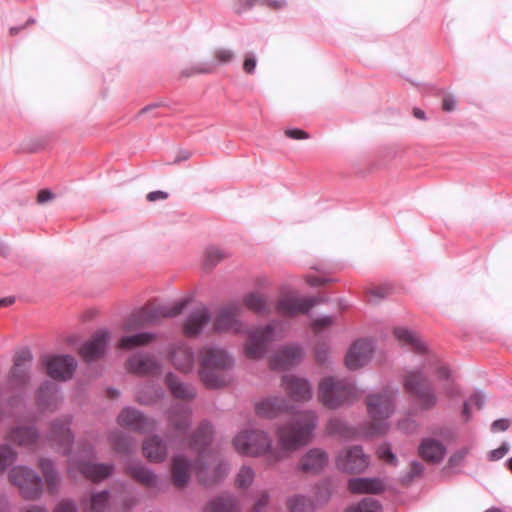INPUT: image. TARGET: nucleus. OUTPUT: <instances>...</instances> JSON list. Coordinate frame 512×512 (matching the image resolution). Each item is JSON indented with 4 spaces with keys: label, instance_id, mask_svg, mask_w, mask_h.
<instances>
[{
    "label": "nucleus",
    "instance_id": "1",
    "mask_svg": "<svg viewBox=\"0 0 512 512\" xmlns=\"http://www.w3.org/2000/svg\"><path fill=\"white\" fill-rule=\"evenodd\" d=\"M318 423L317 414L303 410L293 414L290 421L276 431L278 447L272 448L269 434L262 430H244L233 439L236 451L245 456H265L269 464L287 458L292 452L308 444Z\"/></svg>",
    "mask_w": 512,
    "mask_h": 512
},
{
    "label": "nucleus",
    "instance_id": "50",
    "mask_svg": "<svg viewBox=\"0 0 512 512\" xmlns=\"http://www.w3.org/2000/svg\"><path fill=\"white\" fill-rule=\"evenodd\" d=\"M270 495L266 490L258 491L255 495V503L252 512H262L269 503Z\"/></svg>",
    "mask_w": 512,
    "mask_h": 512
},
{
    "label": "nucleus",
    "instance_id": "7",
    "mask_svg": "<svg viewBox=\"0 0 512 512\" xmlns=\"http://www.w3.org/2000/svg\"><path fill=\"white\" fill-rule=\"evenodd\" d=\"M33 355L28 348L17 351L13 357V366L8 375L7 384L17 395L8 399L9 406H15L22 400L31 379Z\"/></svg>",
    "mask_w": 512,
    "mask_h": 512
},
{
    "label": "nucleus",
    "instance_id": "55",
    "mask_svg": "<svg viewBox=\"0 0 512 512\" xmlns=\"http://www.w3.org/2000/svg\"><path fill=\"white\" fill-rule=\"evenodd\" d=\"M335 317L332 315H322L313 320L312 326L314 329L324 328L334 323Z\"/></svg>",
    "mask_w": 512,
    "mask_h": 512
},
{
    "label": "nucleus",
    "instance_id": "17",
    "mask_svg": "<svg viewBox=\"0 0 512 512\" xmlns=\"http://www.w3.org/2000/svg\"><path fill=\"white\" fill-rule=\"evenodd\" d=\"M162 364L153 354L137 352L126 360L127 371L138 375H153L161 371Z\"/></svg>",
    "mask_w": 512,
    "mask_h": 512
},
{
    "label": "nucleus",
    "instance_id": "23",
    "mask_svg": "<svg viewBox=\"0 0 512 512\" xmlns=\"http://www.w3.org/2000/svg\"><path fill=\"white\" fill-rule=\"evenodd\" d=\"M329 456L321 448L309 449L301 458L297 469L308 474H319L327 466Z\"/></svg>",
    "mask_w": 512,
    "mask_h": 512
},
{
    "label": "nucleus",
    "instance_id": "10",
    "mask_svg": "<svg viewBox=\"0 0 512 512\" xmlns=\"http://www.w3.org/2000/svg\"><path fill=\"white\" fill-rule=\"evenodd\" d=\"M404 388L413 393L423 409H430L437 403L434 390L426 376L420 371H410L404 379Z\"/></svg>",
    "mask_w": 512,
    "mask_h": 512
},
{
    "label": "nucleus",
    "instance_id": "14",
    "mask_svg": "<svg viewBox=\"0 0 512 512\" xmlns=\"http://www.w3.org/2000/svg\"><path fill=\"white\" fill-rule=\"evenodd\" d=\"M242 308L237 303H230L222 307L214 322L213 327L217 332H234L240 334L244 332V325L239 320Z\"/></svg>",
    "mask_w": 512,
    "mask_h": 512
},
{
    "label": "nucleus",
    "instance_id": "3",
    "mask_svg": "<svg viewBox=\"0 0 512 512\" xmlns=\"http://www.w3.org/2000/svg\"><path fill=\"white\" fill-rule=\"evenodd\" d=\"M234 366V359L226 350L208 345L200 350L201 381L207 388L215 389L226 386L230 376L226 373Z\"/></svg>",
    "mask_w": 512,
    "mask_h": 512
},
{
    "label": "nucleus",
    "instance_id": "46",
    "mask_svg": "<svg viewBox=\"0 0 512 512\" xmlns=\"http://www.w3.org/2000/svg\"><path fill=\"white\" fill-rule=\"evenodd\" d=\"M254 478V470L249 466H242L236 476V485L238 488L245 489L253 483Z\"/></svg>",
    "mask_w": 512,
    "mask_h": 512
},
{
    "label": "nucleus",
    "instance_id": "45",
    "mask_svg": "<svg viewBox=\"0 0 512 512\" xmlns=\"http://www.w3.org/2000/svg\"><path fill=\"white\" fill-rule=\"evenodd\" d=\"M110 493L108 490L96 492L91 495L89 503L90 512H102L108 505Z\"/></svg>",
    "mask_w": 512,
    "mask_h": 512
},
{
    "label": "nucleus",
    "instance_id": "9",
    "mask_svg": "<svg viewBox=\"0 0 512 512\" xmlns=\"http://www.w3.org/2000/svg\"><path fill=\"white\" fill-rule=\"evenodd\" d=\"M9 480L18 487L26 500H36L42 496L43 481L40 475L27 466H15L9 472Z\"/></svg>",
    "mask_w": 512,
    "mask_h": 512
},
{
    "label": "nucleus",
    "instance_id": "28",
    "mask_svg": "<svg viewBox=\"0 0 512 512\" xmlns=\"http://www.w3.org/2000/svg\"><path fill=\"white\" fill-rule=\"evenodd\" d=\"M420 456L428 462L440 463L446 455L445 445L434 438H425L419 445Z\"/></svg>",
    "mask_w": 512,
    "mask_h": 512
},
{
    "label": "nucleus",
    "instance_id": "56",
    "mask_svg": "<svg viewBox=\"0 0 512 512\" xmlns=\"http://www.w3.org/2000/svg\"><path fill=\"white\" fill-rule=\"evenodd\" d=\"M468 401L477 409H482L486 402V395L482 391H476L473 395L470 396Z\"/></svg>",
    "mask_w": 512,
    "mask_h": 512
},
{
    "label": "nucleus",
    "instance_id": "47",
    "mask_svg": "<svg viewBox=\"0 0 512 512\" xmlns=\"http://www.w3.org/2000/svg\"><path fill=\"white\" fill-rule=\"evenodd\" d=\"M17 458V453L9 445H0V473L12 465Z\"/></svg>",
    "mask_w": 512,
    "mask_h": 512
},
{
    "label": "nucleus",
    "instance_id": "38",
    "mask_svg": "<svg viewBox=\"0 0 512 512\" xmlns=\"http://www.w3.org/2000/svg\"><path fill=\"white\" fill-rule=\"evenodd\" d=\"M394 335L400 343L410 347L412 350L416 352H423L426 349L424 342L419 338V336L415 332L407 328H395Z\"/></svg>",
    "mask_w": 512,
    "mask_h": 512
},
{
    "label": "nucleus",
    "instance_id": "22",
    "mask_svg": "<svg viewBox=\"0 0 512 512\" xmlns=\"http://www.w3.org/2000/svg\"><path fill=\"white\" fill-rule=\"evenodd\" d=\"M282 387L294 401L307 402L312 398L311 384L305 378L295 375H284Z\"/></svg>",
    "mask_w": 512,
    "mask_h": 512
},
{
    "label": "nucleus",
    "instance_id": "58",
    "mask_svg": "<svg viewBox=\"0 0 512 512\" xmlns=\"http://www.w3.org/2000/svg\"><path fill=\"white\" fill-rule=\"evenodd\" d=\"M397 426L404 433H413L417 427L416 422L410 418L399 421Z\"/></svg>",
    "mask_w": 512,
    "mask_h": 512
},
{
    "label": "nucleus",
    "instance_id": "6",
    "mask_svg": "<svg viewBox=\"0 0 512 512\" xmlns=\"http://www.w3.org/2000/svg\"><path fill=\"white\" fill-rule=\"evenodd\" d=\"M188 304V299H181L170 304L157 307H143L132 313L125 321V331H135L149 325L157 324L162 318L175 317L182 313Z\"/></svg>",
    "mask_w": 512,
    "mask_h": 512
},
{
    "label": "nucleus",
    "instance_id": "21",
    "mask_svg": "<svg viewBox=\"0 0 512 512\" xmlns=\"http://www.w3.org/2000/svg\"><path fill=\"white\" fill-rule=\"evenodd\" d=\"M109 339L110 332L107 329L97 331L90 340L81 346V357L87 362H91L102 357L106 351Z\"/></svg>",
    "mask_w": 512,
    "mask_h": 512
},
{
    "label": "nucleus",
    "instance_id": "49",
    "mask_svg": "<svg viewBox=\"0 0 512 512\" xmlns=\"http://www.w3.org/2000/svg\"><path fill=\"white\" fill-rule=\"evenodd\" d=\"M214 58L216 60V64L218 65L228 64L235 58V53L228 48H217L214 50Z\"/></svg>",
    "mask_w": 512,
    "mask_h": 512
},
{
    "label": "nucleus",
    "instance_id": "20",
    "mask_svg": "<svg viewBox=\"0 0 512 512\" xmlns=\"http://www.w3.org/2000/svg\"><path fill=\"white\" fill-rule=\"evenodd\" d=\"M304 352L298 344L282 346L270 359L272 369L285 370L298 364Z\"/></svg>",
    "mask_w": 512,
    "mask_h": 512
},
{
    "label": "nucleus",
    "instance_id": "62",
    "mask_svg": "<svg viewBox=\"0 0 512 512\" xmlns=\"http://www.w3.org/2000/svg\"><path fill=\"white\" fill-rule=\"evenodd\" d=\"M285 135L291 139H307L308 134L300 129H287Z\"/></svg>",
    "mask_w": 512,
    "mask_h": 512
},
{
    "label": "nucleus",
    "instance_id": "24",
    "mask_svg": "<svg viewBox=\"0 0 512 512\" xmlns=\"http://www.w3.org/2000/svg\"><path fill=\"white\" fill-rule=\"evenodd\" d=\"M169 357L174 367L181 372H190L194 367V352L184 342L173 344L168 350Z\"/></svg>",
    "mask_w": 512,
    "mask_h": 512
},
{
    "label": "nucleus",
    "instance_id": "29",
    "mask_svg": "<svg viewBox=\"0 0 512 512\" xmlns=\"http://www.w3.org/2000/svg\"><path fill=\"white\" fill-rule=\"evenodd\" d=\"M240 503L236 496L224 493L211 499L202 512H240Z\"/></svg>",
    "mask_w": 512,
    "mask_h": 512
},
{
    "label": "nucleus",
    "instance_id": "32",
    "mask_svg": "<svg viewBox=\"0 0 512 512\" xmlns=\"http://www.w3.org/2000/svg\"><path fill=\"white\" fill-rule=\"evenodd\" d=\"M169 425L177 432H185L191 423V409L187 405L177 404L168 413Z\"/></svg>",
    "mask_w": 512,
    "mask_h": 512
},
{
    "label": "nucleus",
    "instance_id": "36",
    "mask_svg": "<svg viewBox=\"0 0 512 512\" xmlns=\"http://www.w3.org/2000/svg\"><path fill=\"white\" fill-rule=\"evenodd\" d=\"M38 402L42 407L55 406L61 400V393L58 385L45 381L38 390Z\"/></svg>",
    "mask_w": 512,
    "mask_h": 512
},
{
    "label": "nucleus",
    "instance_id": "51",
    "mask_svg": "<svg viewBox=\"0 0 512 512\" xmlns=\"http://www.w3.org/2000/svg\"><path fill=\"white\" fill-rule=\"evenodd\" d=\"M377 454L379 458L385 460L386 462L392 465H396L398 462L397 457L392 452L391 446L389 444L381 445L377 450Z\"/></svg>",
    "mask_w": 512,
    "mask_h": 512
},
{
    "label": "nucleus",
    "instance_id": "35",
    "mask_svg": "<svg viewBox=\"0 0 512 512\" xmlns=\"http://www.w3.org/2000/svg\"><path fill=\"white\" fill-rule=\"evenodd\" d=\"M39 437L37 430L33 426L29 427H15L13 428L9 435L8 440L19 445L25 447H31L35 444Z\"/></svg>",
    "mask_w": 512,
    "mask_h": 512
},
{
    "label": "nucleus",
    "instance_id": "63",
    "mask_svg": "<svg viewBox=\"0 0 512 512\" xmlns=\"http://www.w3.org/2000/svg\"><path fill=\"white\" fill-rule=\"evenodd\" d=\"M442 107H443V110H445L447 112H451V111L455 110V108H456L455 98L451 95H446L443 98Z\"/></svg>",
    "mask_w": 512,
    "mask_h": 512
},
{
    "label": "nucleus",
    "instance_id": "16",
    "mask_svg": "<svg viewBox=\"0 0 512 512\" xmlns=\"http://www.w3.org/2000/svg\"><path fill=\"white\" fill-rule=\"evenodd\" d=\"M72 418L65 416L62 419L53 421L49 434V440L53 442L57 450L68 455L74 441V436L69 428Z\"/></svg>",
    "mask_w": 512,
    "mask_h": 512
},
{
    "label": "nucleus",
    "instance_id": "44",
    "mask_svg": "<svg viewBox=\"0 0 512 512\" xmlns=\"http://www.w3.org/2000/svg\"><path fill=\"white\" fill-rule=\"evenodd\" d=\"M327 432L330 435H338L343 438H349L352 435V431L347 424L337 417L329 419L327 423Z\"/></svg>",
    "mask_w": 512,
    "mask_h": 512
},
{
    "label": "nucleus",
    "instance_id": "41",
    "mask_svg": "<svg viewBox=\"0 0 512 512\" xmlns=\"http://www.w3.org/2000/svg\"><path fill=\"white\" fill-rule=\"evenodd\" d=\"M110 441L114 449L121 454H129L136 448V443L131 437L119 432L112 433Z\"/></svg>",
    "mask_w": 512,
    "mask_h": 512
},
{
    "label": "nucleus",
    "instance_id": "57",
    "mask_svg": "<svg viewBox=\"0 0 512 512\" xmlns=\"http://www.w3.org/2000/svg\"><path fill=\"white\" fill-rule=\"evenodd\" d=\"M257 65V59L254 54H249L244 60L243 69L248 74H253L255 72Z\"/></svg>",
    "mask_w": 512,
    "mask_h": 512
},
{
    "label": "nucleus",
    "instance_id": "5",
    "mask_svg": "<svg viewBox=\"0 0 512 512\" xmlns=\"http://www.w3.org/2000/svg\"><path fill=\"white\" fill-rule=\"evenodd\" d=\"M318 398L324 406L337 409L356 401L359 391L351 380L329 376L320 382Z\"/></svg>",
    "mask_w": 512,
    "mask_h": 512
},
{
    "label": "nucleus",
    "instance_id": "48",
    "mask_svg": "<svg viewBox=\"0 0 512 512\" xmlns=\"http://www.w3.org/2000/svg\"><path fill=\"white\" fill-rule=\"evenodd\" d=\"M225 257L224 251L217 247H209L205 252V265L213 267Z\"/></svg>",
    "mask_w": 512,
    "mask_h": 512
},
{
    "label": "nucleus",
    "instance_id": "19",
    "mask_svg": "<svg viewBox=\"0 0 512 512\" xmlns=\"http://www.w3.org/2000/svg\"><path fill=\"white\" fill-rule=\"evenodd\" d=\"M211 315L205 305H197L186 316L183 322V332L188 337H195L203 332L210 323Z\"/></svg>",
    "mask_w": 512,
    "mask_h": 512
},
{
    "label": "nucleus",
    "instance_id": "61",
    "mask_svg": "<svg viewBox=\"0 0 512 512\" xmlns=\"http://www.w3.org/2000/svg\"><path fill=\"white\" fill-rule=\"evenodd\" d=\"M214 66L215 65L212 63H199L192 68V70H193L192 73H195V74L210 73V72H212Z\"/></svg>",
    "mask_w": 512,
    "mask_h": 512
},
{
    "label": "nucleus",
    "instance_id": "2",
    "mask_svg": "<svg viewBox=\"0 0 512 512\" xmlns=\"http://www.w3.org/2000/svg\"><path fill=\"white\" fill-rule=\"evenodd\" d=\"M212 426L204 421L192 435L190 446L199 453L194 466L183 454H176L171 461V477L175 487L183 488L190 481V473L194 469L199 481L206 486L214 485L226 477L229 465L216 458L206 455V448L212 440Z\"/></svg>",
    "mask_w": 512,
    "mask_h": 512
},
{
    "label": "nucleus",
    "instance_id": "53",
    "mask_svg": "<svg viewBox=\"0 0 512 512\" xmlns=\"http://www.w3.org/2000/svg\"><path fill=\"white\" fill-rule=\"evenodd\" d=\"M509 449H510L509 444L507 442H504L497 449L491 450L488 453L487 458L489 461H498V460L502 459L508 453Z\"/></svg>",
    "mask_w": 512,
    "mask_h": 512
},
{
    "label": "nucleus",
    "instance_id": "43",
    "mask_svg": "<svg viewBox=\"0 0 512 512\" xmlns=\"http://www.w3.org/2000/svg\"><path fill=\"white\" fill-rule=\"evenodd\" d=\"M344 512H382V506L373 498H364L359 503L348 507Z\"/></svg>",
    "mask_w": 512,
    "mask_h": 512
},
{
    "label": "nucleus",
    "instance_id": "42",
    "mask_svg": "<svg viewBox=\"0 0 512 512\" xmlns=\"http://www.w3.org/2000/svg\"><path fill=\"white\" fill-rule=\"evenodd\" d=\"M164 396V391L160 387L146 386L137 392V401L142 404H152Z\"/></svg>",
    "mask_w": 512,
    "mask_h": 512
},
{
    "label": "nucleus",
    "instance_id": "8",
    "mask_svg": "<svg viewBox=\"0 0 512 512\" xmlns=\"http://www.w3.org/2000/svg\"><path fill=\"white\" fill-rule=\"evenodd\" d=\"M285 326L281 321L273 320L263 327H257L249 332V338L244 346L245 355L251 359H260L270 344L284 337Z\"/></svg>",
    "mask_w": 512,
    "mask_h": 512
},
{
    "label": "nucleus",
    "instance_id": "64",
    "mask_svg": "<svg viewBox=\"0 0 512 512\" xmlns=\"http://www.w3.org/2000/svg\"><path fill=\"white\" fill-rule=\"evenodd\" d=\"M316 360L321 363L325 364L328 361L329 358V350L327 347H320L316 350Z\"/></svg>",
    "mask_w": 512,
    "mask_h": 512
},
{
    "label": "nucleus",
    "instance_id": "15",
    "mask_svg": "<svg viewBox=\"0 0 512 512\" xmlns=\"http://www.w3.org/2000/svg\"><path fill=\"white\" fill-rule=\"evenodd\" d=\"M374 345L371 340L358 339L352 343L345 356V365L351 370H357L371 360Z\"/></svg>",
    "mask_w": 512,
    "mask_h": 512
},
{
    "label": "nucleus",
    "instance_id": "13",
    "mask_svg": "<svg viewBox=\"0 0 512 512\" xmlns=\"http://www.w3.org/2000/svg\"><path fill=\"white\" fill-rule=\"evenodd\" d=\"M42 362L49 377L60 381L70 379L77 367L75 358L70 355H45Z\"/></svg>",
    "mask_w": 512,
    "mask_h": 512
},
{
    "label": "nucleus",
    "instance_id": "52",
    "mask_svg": "<svg viewBox=\"0 0 512 512\" xmlns=\"http://www.w3.org/2000/svg\"><path fill=\"white\" fill-rule=\"evenodd\" d=\"M468 453H469L468 447L459 449L453 455H451V457L449 458L448 466L451 468H454V467L462 465L466 456L468 455Z\"/></svg>",
    "mask_w": 512,
    "mask_h": 512
},
{
    "label": "nucleus",
    "instance_id": "11",
    "mask_svg": "<svg viewBox=\"0 0 512 512\" xmlns=\"http://www.w3.org/2000/svg\"><path fill=\"white\" fill-rule=\"evenodd\" d=\"M369 456L361 446L356 445L339 452L336 457L337 468L345 473H361L369 466Z\"/></svg>",
    "mask_w": 512,
    "mask_h": 512
},
{
    "label": "nucleus",
    "instance_id": "25",
    "mask_svg": "<svg viewBox=\"0 0 512 512\" xmlns=\"http://www.w3.org/2000/svg\"><path fill=\"white\" fill-rule=\"evenodd\" d=\"M276 312L281 316H295L297 314H306L309 312V306L305 302V297L297 294H288L282 296L276 304Z\"/></svg>",
    "mask_w": 512,
    "mask_h": 512
},
{
    "label": "nucleus",
    "instance_id": "12",
    "mask_svg": "<svg viewBox=\"0 0 512 512\" xmlns=\"http://www.w3.org/2000/svg\"><path fill=\"white\" fill-rule=\"evenodd\" d=\"M76 471L93 482H100L112 474L114 465L83 461L77 457H73L69 462L68 474L75 477Z\"/></svg>",
    "mask_w": 512,
    "mask_h": 512
},
{
    "label": "nucleus",
    "instance_id": "33",
    "mask_svg": "<svg viewBox=\"0 0 512 512\" xmlns=\"http://www.w3.org/2000/svg\"><path fill=\"white\" fill-rule=\"evenodd\" d=\"M38 465L45 479L48 493L51 495L57 494L60 488L61 476L55 467V463L51 459L41 458Z\"/></svg>",
    "mask_w": 512,
    "mask_h": 512
},
{
    "label": "nucleus",
    "instance_id": "54",
    "mask_svg": "<svg viewBox=\"0 0 512 512\" xmlns=\"http://www.w3.org/2000/svg\"><path fill=\"white\" fill-rule=\"evenodd\" d=\"M53 512H78V510L73 501L63 499L56 505Z\"/></svg>",
    "mask_w": 512,
    "mask_h": 512
},
{
    "label": "nucleus",
    "instance_id": "4",
    "mask_svg": "<svg viewBox=\"0 0 512 512\" xmlns=\"http://www.w3.org/2000/svg\"><path fill=\"white\" fill-rule=\"evenodd\" d=\"M397 394V390L384 389L367 395L365 403L371 420L369 435H381L389 430L388 419L394 412Z\"/></svg>",
    "mask_w": 512,
    "mask_h": 512
},
{
    "label": "nucleus",
    "instance_id": "59",
    "mask_svg": "<svg viewBox=\"0 0 512 512\" xmlns=\"http://www.w3.org/2000/svg\"><path fill=\"white\" fill-rule=\"evenodd\" d=\"M510 421L508 419H498L495 420L491 425V430L493 432L506 431L509 428Z\"/></svg>",
    "mask_w": 512,
    "mask_h": 512
},
{
    "label": "nucleus",
    "instance_id": "40",
    "mask_svg": "<svg viewBox=\"0 0 512 512\" xmlns=\"http://www.w3.org/2000/svg\"><path fill=\"white\" fill-rule=\"evenodd\" d=\"M287 508L290 512H314L315 505L313 501L301 494L290 496L287 501Z\"/></svg>",
    "mask_w": 512,
    "mask_h": 512
},
{
    "label": "nucleus",
    "instance_id": "34",
    "mask_svg": "<svg viewBox=\"0 0 512 512\" xmlns=\"http://www.w3.org/2000/svg\"><path fill=\"white\" fill-rule=\"evenodd\" d=\"M165 383L175 398L191 400L196 397L195 388L190 384L180 381L179 378L171 372L166 375Z\"/></svg>",
    "mask_w": 512,
    "mask_h": 512
},
{
    "label": "nucleus",
    "instance_id": "18",
    "mask_svg": "<svg viewBox=\"0 0 512 512\" xmlns=\"http://www.w3.org/2000/svg\"><path fill=\"white\" fill-rule=\"evenodd\" d=\"M117 422L122 427L130 428L142 434L149 433L155 428L154 420L132 407H125L118 415Z\"/></svg>",
    "mask_w": 512,
    "mask_h": 512
},
{
    "label": "nucleus",
    "instance_id": "31",
    "mask_svg": "<svg viewBox=\"0 0 512 512\" xmlns=\"http://www.w3.org/2000/svg\"><path fill=\"white\" fill-rule=\"evenodd\" d=\"M290 406L284 398L272 397L260 401L256 405V413L265 418H276L280 414L287 412Z\"/></svg>",
    "mask_w": 512,
    "mask_h": 512
},
{
    "label": "nucleus",
    "instance_id": "27",
    "mask_svg": "<svg viewBox=\"0 0 512 512\" xmlns=\"http://www.w3.org/2000/svg\"><path fill=\"white\" fill-rule=\"evenodd\" d=\"M348 489L354 494H378L384 491L386 485L380 478H351L348 480Z\"/></svg>",
    "mask_w": 512,
    "mask_h": 512
},
{
    "label": "nucleus",
    "instance_id": "39",
    "mask_svg": "<svg viewBox=\"0 0 512 512\" xmlns=\"http://www.w3.org/2000/svg\"><path fill=\"white\" fill-rule=\"evenodd\" d=\"M154 339V333L140 332L133 335L123 336L119 341V347L124 350H132L136 347L146 346Z\"/></svg>",
    "mask_w": 512,
    "mask_h": 512
},
{
    "label": "nucleus",
    "instance_id": "26",
    "mask_svg": "<svg viewBox=\"0 0 512 512\" xmlns=\"http://www.w3.org/2000/svg\"><path fill=\"white\" fill-rule=\"evenodd\" d=\"M126 472L137 482L146 487L160 489L161 483L158 475L140 462H131L126 467Z\"/></svg>",
    "mask_w": 512,
    "mask_h": 512
},
{
    "label": "nucleus",
    "instance_id": "60",
    "mask_svg": "<svg viewBox=\"0 0 512 512\" xmlns=\"http://www.w3.org/2000/svg\"><path fill=\"white\" fill-rule=\"evenodd\" d=\"M330 496V490L327 483H322L317 487V499L319 501H327Z\"/></svg>",
    "mask_w": 512,
    "mask_h": 512
},
{
    "label": "nucleus",
    "instance_id": "30",
    "mask_svg": "<svg viewBox=\"0 0 512 512\" xmlns=\"http://www.w3.org/2000/svg\"><path fill=\"white\" fill-rule=\"evenodd\" d=\"M144 456L153 463H161L167 457V443L154 435L143 442Z\"/></svg>",
    "mask_w": 512,
    "mask_h": 512
},
{
    "label": "nucleus",
    "instance_id": "37",
    "mask_svg": "<svg viewBox=\"0 0 512 512\" xmlns=\"http://www.w3.org/2000/svg\"><path fill=\"white\" fill-rule=\"evenodd\" d=\"M243 304L251 311L259 314H269L270 304L266 295L253 291L244 295Z\"/></svg>",
    "mask_w": 512,
    "mask_h": 512
}]
</instances>
